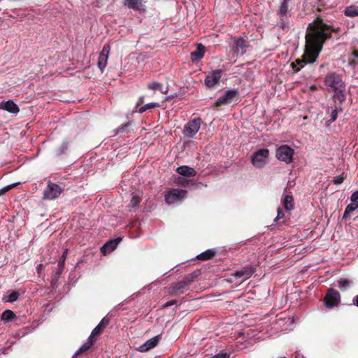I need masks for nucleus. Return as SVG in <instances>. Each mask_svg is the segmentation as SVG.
<instances>
[{"instance_id": "f257e3e1", "label": "nucleus", "mask_w": 358, "mask_h": 358, "mask_svg": "<svg viewBox=\"0 0 358 358\" xmlns=\"http://www.w3.org/2000/svg\"><path fill=\"white\" fill-rule=\"evenodd\" d=\"M341 31L340 27L327 24L321 15H317L308 25L304 53L301 59H297L291 64L293 70L298 72L305 64L314 63L318 58L324 43L332 38L333 34L339 35Z\"/></svg>"}, {"instance_id": "f03ea898", "label": "nucleus", "mask_w": 358, "mask_h": 358, "mask_svg": "<svg viewBox=\"0 0 358 358\" xmlns=\"http://www.w3.org/2000/svg\"><path fill=\"white\" fill-rule=\"evenodd\" d=\"M240 94L238 89H231L227 90L224 94L219 97L212 106V108H215L224 105L231 104L239 99Z\"/></svg>"}, {"instance_id": "7ed1b4c3", "label": "nucleus", "mask_w": 358, "mask_h": 358, "mask_svg": "<svg viewBox=\"0 0 358 358\" xmlns=\"http://www.w3.org/2000/svg\"><path fill=\"white\" fill-rule=\"evenodd\" d=\"M268 156L269 150L267 148L259 149L252 155L251 163L256 168H262L266 164Z\"/></svg>"}, {"instance_id": "20e7f679", "label": "nucleus", "mask_w": 358, "mask_h": 358, "mask_svg": "<svg viewBox=\"0 0 358 358\" xmlns=\"http://www.w3.org/2000/svg\"><path fill=\"white\" fill-rule=\"evenodd\" d=\"M294 150L287 145H282L276 150L275 157L280 161L290 164L293 160Z\"/></svg>"}, {"instance_id": "39448f33", "label": "nucleus", "mask_w": 358, "mask_h": 358, "mask_svg": "<svg viewBox=\"0 0 358 358\" xmlns=\"http://www.w3.org/2000/svg\"><path fill=\"white\" fill-rule=\"evenodd\" d=\"M324 84L331 87L333 91L336 90L337 88L344 87L345 85L342 80L341 76L334 72L327 73L324 78Z\"/></svg>"}, {"instance_id": "423d86ee", "label": "nucleus", "mask_w": 358, "mask_h": 358, "mask_svg": "<svg viewBox=\"0 0 358 358\" xmlns=\"http://www.w3.org/2000/svg\"><path fill=\"white\" fill-rule=\"evenodd\" d=\"M63 189L57 184L49 181L43 191V199L52 200L60 196Z\"/></svg>"}, {"instance_id": "0eeeda50", "label": "nucleus", "mask_w": 358, "mask_h": 358, "mask_svg": "<svg viewBox=\"0 0 358 358\" xmlns=\"http://www.w3.org/2000/svg\"><path fill=\"white\" fill-rule=\"evenodd\" d=\"M294 3L292 0H280L276 13L279 17L289 18Z\"/></svg>"}, {"instance_id": "6e6552de", "label": "nucleus", "mask_w": 358, "mask_h": 358, "mask_svg": "<svg viewBox=\"0 0 358 358\" xmlns=\"http://www.w3.org/2000/svg\"><path fill=\"white\" fill-rule=\"evenodd\" d=\"M201 123V119L194 118L189 121L185 126L183 134L185 136L192 138L198 132L200 129Z\"/></svg>"}, {"instance_id": "1a4fd4ad", "label": "nucleus", "mask_w": 358, "mask_h": 358, "mask_svg": "<svg viewBox=\"0 0 358 358\" xmlns=\"http://www.w3.org/2000/svg\"><path fill=\"white\" fill-rule=\"evenodd\" d=\"M187 193L185 189H171L165 194L166 203L170 205L180 201L186 197Z\"/></svg>"}, {"instance_id": "9d476101", "label": "nucleus", "mask_w": 358, "mask_h": 358, "mask_svg": "<svg viewBox=\"0 0 358 358\" xmlns=\"http://www.w3.org/2000/svg\"><path fill=\"white\" fill-rule=\"evenodd\" d=\"M201 271L200 269H196L192 273L187 275L184 278L178 282L176 285V289H186L187 287L193 282L196 280V279L201 275Z\"/></svg>"}, {"instance_id": "9b49d317", "label": "nucleus", "mask_w": 358, "mask_h": 358, "mask_svg": "<svg viewBox=\"0 0 358 358\" xmlns=\"http://www.w3.org/2000/svg\"><path fill=\"white\" fill-rule=\"evenodd\" d=\"M256 271V267L248 264L243 266L240 270H237L234 272L233 275L236 278H242L243 280H245L250 278L252 274Z\"/></svg>"}, {"instance_id": "f8f14e48", "label": "nucleus", "mask_w": 358, "mask_h": 358, "mask_svg": "<svg viewBox=\"0 0 358 358\" xmlns=\"http://www.w3.org/2000/svg\"><path fill=\"white\" fill-rule=\"evenodd\" d=\"M341 300L339 292H327L324 303L327 308H331L337 306Z\"/></svg>"}, {"instance_id": "ddd939ff", "label": "nucleus", "mask_w": 358, "mask_h": 358, "mask_svg": "<svg viewBox=\"0 0 358 358\" xmlns=\"http://www.w3.org/2000/svg\"><path fill=\"white\" fill-rule=\"evenodd\" d=\"M249 42L243 38H238L236 41V45L234 48V52L237 56L243 55L248 48H250Z\"/></svg>"}, {"instance_id": "4468645a", "label": "nucleus", "mask_w": 358, "mask_h": 358, "mask_svg": "<svg viewBox=\"0 0 358 358\" xmlns=\"http://www.w3.org/2000/svg\"><path fill=\"white\" fill-rule=\"evenodd\" d=\"M221 70H215L210 72L205 79V84L208 87L215 86L220 80L221 78Z\"/></svg>"}, {"instance_id": "2eb2a0df", "label": "nucleus", "mask_w": 358, "mask_h": 358, "mask_svg": "<svg viewBox=\"0 0 358 358\" xmlns=\"http://www.w3.org/2000/svg\"><path fill=\"white\" fill-rule=\"evenodd\" d=\"M160 338H161L160 335L154 336V337L151 338L150 339L148 340L146 342H145L141 345H140L138 347V350L140 352H147L149 350L154 348L155 346H157Z\"/></svg>"}, {"instance_id": "dca6fc26", "label": "nucleus", "mask_w": 358, "mask_h": 358, "mask_svg": "<svg viewBox=\"0 0 358 358\" xmlns=\"http://www.w3.org/2000/svg\"><path fill=\"white\" fill-rule=\"evenodd\" d=\"M0 109L14 114H16L20 111L18 106L12 100L1 102Z\"/></svg>"}, {"instance_id": "f3484780", "label": "nucleus", "mask_w": 358, "mask_h": 358, "mask_svg": "<svg viewBox=\"0 0 358 358\" xmlns=\"http://www.w3.org/2000/svg\"><path fill=\"white\" fill-rule=\"evenodd\" d=\"M334 95L332 96V99L334 100V102L335 105L341 104L342 106L343 103L346 99V95H345V85L344 87H341V89H338L335 91H334Z\"/></svg>"}, {"instance_id": "a211bd4d", "label": "nucleus", "mask_w": 358, "mask_h": 358, "mask_svg": "<svg viewBox=\"0 0 358 358\" xmlns=\"http://www.w3.org/2000/svg\"><path fill=\"white\" fill-rule=\"evenodd\" d=\"M121 241H122V238H117L114 240H110V241H108L102 247L101 252L103 254H106L107 252H110L114 250L117 248V245Z\"/></svg>"}, {"instance_id": "6ab92c4d", "label": "nucleus", "mask_w": 358, "mask_h": 358, "mask_svg": "<svg viewBox=\"0 0 358 358\" xmlns=\"http://www.w3.org/2000/svg\"><path fill=\"white\" fill-rule=\"evenodd\" d=\"M206 51V48L201 43L197 44L196 49L195 51L191 53V59L193 62L201 60Z\"/></svg>"}, {"instance_id": "aec40b11", "label": "nucleus", "mask_w": 358, "mask_h": 358, "mask_svg": "<svg viewBox=\"0 0 358 358\" xmlns=\"http://www.w3.org/2000/svg\"><path fill=\"white\" fill-rule=\"evenodd\" d=\"M176 172L184 177L195 176L196 171L188 166H180L177 168Z\"/></svg>"}, {"instance_id": "412c9836", "label": "nucleus", "mask_w": 358, "mask_h": 358, "mask_svg": "<svg viewBox=\"0 0 358 358\" xmlns=\"http://www.w3.org/2000/svg\"><path fill=\"white\" fill-rule=\"evenodd\" d=\"M96 341L91 338H88L87 341L83 343L80 348L74 353L73 355V358H76L78 356L81 352H85L88 350L95 343Z\"/></svg>"}, {"instance_id": "4be33fe9", "label": "nucleus", "mask_w": 358, "mask_h": 358, "mask_svg": "<svg viewBox=\"0 0 358 358\" xmlns=\"http://www.w3.org/2000/svg\"><path fill=\"white\" fill-rule=\"evenodd\" d=\"M282 202L284 208L287 210H291L294 208V198L291 194H287L285 195Z\"/></svg>"}, {"instance_id": "5701e85b", "label": "nucleus", "mask_w": 358, "mask_h": 358, "mask_svg": "<svg viewBox=\"0 0 358 358\" xmlns=\"http://www.w3.org/2000/svg\"><path fill=\"white\" fill-rule=\"evenodd\" d=\"M216 252L213 250H207L198 255L196 259L201 261H206L213 259L215 256Z\"/></svg>"}, {"instance_id": "b1692460", "label": "nucleus", "mask_w": 358, "mask_h": 358, "mask_svg": "<svg viewBox=\"0 0 358 358\" xmlns=\"http://www.w3.org/2000/svg\"><path fill=\"white\" fill-rule=\"evenodd\" d=\"M67 253H68V250L66 249L64 251L62 257L59 259V261L57 264V271H56V277H59L64 268V264H65V261L66 259Z\"/></svg>"}, {"instance_id": "393cba45", "label": "nucleus", "mask_w": 358, "mask_h": 358, "mask_svg": "<svg viewBox=\"0 0 358 358\" xmlns=\"http://www.w3.org/2000/svg\"><path fill=\"white\" fill-rule=\"evenodd\" d=\"M343 110V106H341V104L336 103V105H335L334 109L331 113V115H330L331 118L329 120L327 121V122L332 123V122H335L338 117V113L339 112H342Z\"/></svg>"}, {"instance_id": "a878e982", "label": "nucleus", "mask_w": 358, "mask_h": 358, "mask_svg": "<svg viewBox=\"0 0 358 358\" xmlns=\"http://www.w3.org/2000/svg\"><path fill=\"white\" fill-rule=\"evenodd\" d=\"M18 298L19 292H7V294L2 297V301L5 303H13L17 301Z\"/></svg>"}, {"instance_id": "bb28decb", "label": "nucleus", "mask_w": 358, "mask_h": 358, "mask_svg": "<svg viewBox=\"0 0 358 358\" xmlns=\"http://www.w3.org/2000/svg\"><path fill=\"white\" fill-rule=\"evenodd\" d=\"M127 5L129 8L139 10L143 7V0H126Z\"/></svg>"}, {"instance_id": "cd10ccee", "label": "nucleus", "mask_w": 358, "mask_h": 358, "mask_svg": "<svg viewBox=\"0 0 358 358\" xmlns=\"http://www.w3.org/2000/svg\"><path fill=\"white\" fill-rule=\"evenodd\" d=\"M175 183H177L184 187H189L190 185H194L195 182L190 179H186L184 177L179 176L175 180Z\"/></svg>"}, {"instance_id": "c85d7f7f", "label": "nucleus", "mask_w": 358, "mask_h": 358, "mask_svg": "<svg viewBox=\"0 0 358 358\" xmlns=\"http://www.w3.org/2000/svg\"><path fill=\"white\" fill-rule=\"evenodd\" d=\"M344 14L350 17L358 16V6H350L344 10Z\"/></svg>"}, {"instance_id": "c756f323", "label": "nucleus", "mask_w": 358, "mask_h": 358, "mask_svg": "<svg viewBox=\"0 0 358 358\" xmlns=\"http://www.w3.org/2000/svg\"><path fill=\"white\" fill-rule=\"evenodd\" d=\"M16 317L15 314L10 310H6L3 312L1 316V320L4 322H8Z\"/></svg>"}, {"instance_id": "7c9ffc66", "label": "nucleus", "mask_w": 358, "mask_h": 358, "mask_svg": "<svg viewBox=\"0 0 358 358\" xmlns=\"http://www.w3.org/2000/svg\"><path fill=\"white\" fill-rule=\"evenodd\" d=\"M108 63V57L104 56L103 55H99V59H98V68L100 69L101 73L103 72L106 65Z\"/></svg>"}, {"instance_id": "2f4dec72", "label": "nucleus", "mask_w": 358, "mask_h": 358, "mask_svg": "<svg viewBox=\"0 0 358 358\" xmlns=\"http://www.w3.org/2000/svg\"><path fill=\"white\" fill-rule=\"evenodd\" d=\"M148 88L152 90H159L163 94H166V91L163 90V85L158 82H152L148 85Z\"/></svg>"}, {"instance_id": "473e14b6", "label": "nucleus", "mask_w": 358, "mask_h": 358, "mask_svg": "<svg viewBox=\"0 0 358 358\" xmlns=\"http://www.w3.org/2000/svg\"><path fill=\"white\" fill-rule=\"evenodd\" d=\"M159 106V105L158 103H156V102L149 103L145 104L144 106H141L138 109V113H143L149 109H152L155 108H157Z\"/></svg>"}, {"instance_id": "72a5a7b5", "label": "nucleus", "mask_w": 358, "mask_h": 358, "mask_svg": "<svg viewBox=\"0 0 358 358\" xmlns=\"http://www.w3.org/2000/svg\"><path fill=\"white\" fill-rule=\"evenodd\" d=\"M68 148H69V143L64 141L59 146H58L56 148V153L57 155H61L65 153L66 151L68 150Z\"/></svg>"}, {"instance_id": "f704fd0d", "label": "nucleus", "mask_w": 358, "mask_h": 358, "mask_svg": "<svg viewBox=\"0 0 358 358\" xmlns=\"http://www.w3.org/2000/svg\"><path fill=\"white\" fill-rule=\"evenodd\" d=\"M103 329H102L99 324L92 330L90 338H92L95 341L96 338L102 333Z\"/></svg>"}, {"instance_id": "c9c22d12", "label": "nucleus", "mask_w": 358, "mask_h": 358, "mask_svg": "<svg viewBox=\"0 0 358 358\" xmlns=\"http://www.w3.org/2000/svg\"><path fill=\"white\" fill-rule=\"evenodd\" d=\"M141 201V199L138 196H136V195L133 196L130 201L129 206L131 208H136V207L138 206Z\"/></svg>"}, {"instance_id": "e433bc0d", "label": "nucleus", "mask_w": 358, "mask_h": 358, "mask_svg": "<svg viewBox=\"0 0 358 358\" xmlns=\"http://www.w3.org/2000/svg\"><path fill=\"white\" fill-rule=\"evenodd\" d=\"M358 208V202L357 203H351L347 206L345 208L346 209V214H350V213L353 212L355 210H356Z\"/></svg>"}, {"instance_id": "4c0bfd02", "label": "nucleus", "mask_w": 358, "mask_h": 358, "mask_svg": "<svg viewBox=\"0 0 358 358\" xmlns=\"http://www.w3.org/2000/svg\"><path fill=\"white\" fill-rule=\"evenodd\" d=\"M345 178V177L343 176V173L342 175L337 176L334 178L333 182L335 185H340L344 181Z\"/></svg>"}, {"instance_id": "58836bf2", "label": "nucleus", "mask_w": 358, "mask_h": 358, "mask_svg": "<svg viewBox=\"0 0 358 358\" xmlns=\"http://www.w3.org/2000/svg\"><path fill=\"white\" fill-rule=\"evenodd\" d=\"M110 52V46L108 44L103 45L101 52L99 55H103L104 56L108 58V55Z\"/></svg>"}, {"instance_id": "ea45409f", "label": "nucleus", "mask_w": 358, "mask_h": 358, "mask_svg": "<svg viewBox=\"0 0 358 358\" xmlns=\"http://www.w3.org/2000/svg\"><path fill=\"white\" fill-rule=\"evenodd\" d=\"M109 324V319L107 317H103L101 322L98 324L102 329L106 327V326Z\"/></svg>"}, {"instance_id": "a19ab883", "label": "nucleus", "mask_w": 358, "mask_h": 358, "mask_svg": "<svg viewBox=\"0 0 358 358\" xmlns=\"http://www.w3.org/2000/svg\"><path fill=\"white\" fill-rule=\"evenodd\" d=\"M350 200L352 203H357L358 202V190L357 191H355L354 192L351 196H350Z\"/></svg>"}, {"instance_id": "79ce46f5", "label": "nucleus", "mask_w": 358, "mask_h": 358, "mask_svg": "<svg viewBox=\"0 0 358 358\" xmlns=\"http://www.w3.org/2000/svg\"><path fill=\"white\" fill-rule=\"evenodd\" d=\"M288 18H284V17H279V20H280V27L284 29L286 27H287V24H286V20H287Z\"/></svg>"}, {"instance_id": "37998d69", "label": "nucleus", "mask_w": 358, "mask_h": 358, "mask_svg": "<svg viewBox=\"0 0 358 358\" xmlns=\"http://www.w3.org/2000/svg\"><path fill=\"white\" fill-rule=\"evenodd\" d=\"M349 280H341L339 281L338 284H339V287L341 289L342 288H345L346 286L348 285L349 284Z\"/></svg>"}, {"instance_id": "c03bdc74", "label": "nucleus", "mask_w": 358, "mask_h": 358, "mask_svg": "<svg viewBox=\"0 0 358 358\" xmlns=\"http://www.w3.org/2000/svg\"><path fill=\"white\" fill-rule=\"evenodd\" d=\"M284 213L280 210V208L278 209V215L277 217L275 219V221H278V220H280L284 217Z\"/></svg>"}, {"instance_id": "a18cd8bd", "label": "nucleus", "mask_w": 358, "mask_h": 358, "mask_svg": "<svg viewBox=\"0 0 358 358\" xmlns=\"http://www.w3.org/2000/svg\"><path fill=\"white\" fill-rule=\"evenodd\" d=\"M10 189H11V187L8 186V187H6L5 188H3V189H0V196L3 195V194H5L7 191H8Z\"/></svg>"}, {"instance_id": "49530a36", "label": "nucleus", "mask_w": 358, "mask_h": 358, "mask_svg": "<svg viewBox=\"0 0 358 358\" xmlns=\"http://www.w3.org/2000/svg\"><path fill=\"white\" fill-rule=\"evenodd\" d=\"M143 103H144V96H141V97L138 98V100L136 103V107L143 104Z\"/></svg>"}, {"instance_id": "de8ad7c7", "label": "nucleus", "mask_w": 358, "mask_h": 358, "mask_svg": "<svg viewBox=\"0 0 358 358\" xmlns=\"http://www.w3.org/2000/svg\"><path fill=\"white\" fill-rule=\"evenodd\" d=\"M45 268V266L43 264H39L37 266V271L38 274H41V271Z\"/></svg>"}, {"instance_id": "09e8293b", "label": "nucleus", "mask_w": 358, "mask_h": 358, "mask_svg": "<svg viewBox=\"0 0 358 358\" xmlns=\"http://www.w3.org/2000/svg\"><path fill=\"white\" fill-rule=\"evenodd\" d=\"M174 303H175V301H169L164 305V307H169V306L173 305Z\"/></svg>"}, {"instance_id": "8fccbe9b", "label": "nucleus", "mask_w": 358, "mask_h": 358, "mask_svg": "<svg viewBox=\"0 0 358 358\" xmlns=\"http://www.w3.org/2000/svg\"><path fill=\"white\" fill-rule=\"evenodd\" d=\"M284 320H285V322H288L289 324H293V319L291 317L285 318Z\"/></svg>"}, {"instance_id": "3c124183", "label": "nucleus", "mask_w": 358, "mask_h": 358, "mask_svg": "<svg viewBox=\"0 0 358 358\" xmlns=\"http://www.w3.org/2000/svg\"><path fill=\"white\" fill-rule=\"evenodd\" d=\"M310 90L311 91H315V90H317V87L316 85H311V86L310 87Z\"/></svg>"}, {"instance_id": "603ef678", "label": "nucleus", "mask_w": 358, "mask_h": 358, "mask_svg": "<svg viewBox=\"0 0 358 358\" xmlns=\"http://www.w3.org/2000/svg\"><path fill=\"white\" fill-rule=\"evenodd\" d=\"M348 215H349V214H346V209H345L344 211V213H343V218L345 219Z\"/></svg>"}, {"instance_id": "864d4df0", "label": "nucleus", "mask_w": 358, "mask_h": 358, "mask_svg": "<svg viewBox=\"0 0 358 358\" xmlns=\"http://www.w3.org/2000/svg\"><path fill=\"white\" fill-rule=\"evenodd\" d=\"M213 358H224L223 355H217L214 356Z\"/></svg>"}, {"instance_id": "5fc2aeb1", "label": "nucleus", "mask_w": 358, "mask_h": 358, "mask_svg": "<svg viewBox=\"0 0 358 358\" xmlns=\"http://www.w3.org/2000/svg\"><path fill=\"white\" fill-rule=\"evenodd\" d=\"M282 321H283V320H282V317H280V318L278 319V324H279V325H281V323L282 322Z\"/></svg>"}, {"instance_id": "6e6d98bb", "label": "nucleus", "mask_w": 358, "mask_h": 358, "mask_svg": "<svg viewBox=\"0 0 358 358\" xmlns=\"http://www.w3.org/2000/svg\"><path fill=\"white\" fill-rule=\"evenodd\" d=\"M355 304L357 305V306H358V295L357 296L355 299Z\"/></svg>"}, {"instance_id": "4d7b16f0", "label": "nucleus", "mask_w": 358, "mask_h": 358, "mask_svg": "<svg viewBox=\"0 0 358 358\" xmlns=\"http://www.w3.org/2000/svg\"><path fill=\"white\" fill-rule=\"evenodd\" d=\"M327 291L331 292V291H335V290H334V289H332V288H329V289H327Z\"/></svg>"}, {"instance_id": "13d9d810", "label": "nucleus", "mask_w": 358, "mask_h": 358, "mask_svg": "<svg viewBox=\"0 0 358 358\" xmlns=\"http://www.w3.org/2000/svg\"><path fill=\"white\" fill-rule=\"evenodd\" d=\"M294 358H299V355H296L294 356Z\"/></svg>"}, {"instance_id": "bf43d9fd", "label": "nucleus", "mask_w": 358, "mask_h": 358, "mask_svg": "<svg viewBox=\"0 0 358 358\" xmlns=\"http://www.w3.org/2000/svg\"><path fill=\"white\" fill-rule=\"evenodd\" d=\"M301 358H304V357H303V356H301Z\"/></svg>"}, {"instance_id": "052dcab7", "label": "nucleus", "mask_w": 358, "mask_h": 358, "mask_svg": "<svg viewBox=\"0 0 358 358\" xmlns=\"http://www.w3.org/2000/svg\"><path fill=\"white\" fill-rule=\"evenodd\" d=\"M282 358H286V357H282Z\"/></svg>"}]
</instances>
